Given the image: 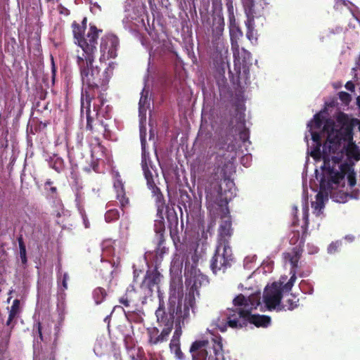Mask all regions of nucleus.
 Returning a JSON list of instances; mask_svg holds the SVG:
<instances>
[{
  "label": "nucleus",
  "mask_w": 360,
  "mask_h": 360,
  "mask_svg": "<svg viewBox=\"0 0 360 360\" xmlns=\"http://www.w3.org/2000/svg\"><path fill=\"white\" fill-rule=\"evenodd\" d=\"M91 51L88 53L77 55L76 63L79 69V72L84 85L81 97V112L83 113L86 108V129L93 131L94 116L91 115V103L94 101V112L98 117L101 112V106L103 105L106 100L104 92L108 89V84L112 74V70L107 68L102 74L98 66H94L95 53Z\"/></svg>",
  "instance_id": "obj_1"
},
{
  "label": "nucleus",
  "mask_w": 360,
  "mask_h": 360,
  "mask_svg": "<svg viewBox=\"0 0 360 360\" xmlns=\"http://www.w3.org/2000/svg\"><path fill=\"white\" fill-rule=\"evenodd\" d=\"M182 280L181 277H178L172 279L170 284L167 307H165L163 297L160 295H158L159 306L155 311V316L160 326H164L165 328H169L172 330L175 319L176 323H184L189 316L190 309H191L190 306L184 302V308L182 309Z\"/></svg>",
  "instance_id": "obj_2"
},
{
  "label": "nucleus",
  "mask_w": 360,
  "mask_h": 360,
  "mask_svg": "<svg viewBox=\"0 0 360 360\" xmlns=\"http://www.w3.org/2000/svg\"><path fill=\"white\" fill-rule=\"evenodd\" d=\"M205 190L207 201L212 205H215L218 207L217 210L221 219L218 229L217 245L231 248L230 240L233 234V229L228 204L231 199V194L228 196L226 191L223 192L218 181L211 182Z\"/></svg>",
  "instance_id": "obj_3"
},
{
  "label": "nucleus",
  "mask_w": 360,
  "mask_h": 360,
  "mask_svg": "<svg viewBox=\"0 0 360 360\" xmlns=\"http://www.w3.org/2000/svg\"><path fill=\"white\" fill-rule=\"evenodd\" d=\"M344 153L330 157L328 154L323 156V165L321 167L323 174L320 180L321 189L331 190L333 186L345 184L347 175L348 184L350 187L356 185V173L353 166L347 162L342 163Z\"/></svg>",
  "instance_id": "obj_4"
},
{
  "label": "nucleus",
  "mask_w": 360,
  "mask_h": 360,
  "mask_svg": "<svg viewBox=\"0 0 360 360\" xmlns=\"http://www.w3.org/2000/svg\"><path fill=\"white\" fill-rule=\"evenodd\" d=\"M198 257L196 253L192 255L191 261L185 262L184 276L185 283L188 288V292L186 295L184 302L193 309L195 304V296H199V288L209 283L207 276L202 274L197 268Z\"/></svg>",
  "instance_id": "obj_5"
},
{
  "label": "nucleus",
  "mask_w": 360,
  "mask_h": 360,
  "mask_svg": "<svg viewBox=\"0 0 360 360\" xmlns=\"http://www.w3.org/2000/svg\"><path fill=\"white\" fill-rule=\"evenodd\" d=\"M226 316V325L219 326V330L221 332L226 330V326L233 329H240L246 327L250 323L257 328H266L271 323V318L269 316L252 314L250 309L228 310Z\"/></svg>",
  "instance_id": "obj_6"
},
{
  "label": "nucleus",
  "mask_w": 360,
  "mask_h": 360,
  "mask_svg": "<svg viewBox=\"0 0 360 360\" xmlns=\"http://www.w3.org/2000/svg\"><path fill=\"white\" fill-rule=\"evenodd\" d=\"M212 340V347L207 340H195L192 343L190 352L194 360H219V356H223L221 338L215 337Z\"/></svg>",
  "instance_id": "obj_7"
},
{
  "label": "nucleus",
  "mask_w": 360,
  "mask_h": 360,
  "mask_svg": "<svg viewBox=\"0 0 360 360\" xmlns=\"http://www.w3.org/2000/svg\"><path fill=\"white\" fill-rule=\"evenodd\" d=\"M74 39L77 45L83 51L82 54L91 51H97V44L99 33L102 30H98L95 25H91L87 34L84 35L85 26L80 25L76 21L72 24Z\"/></svg>",
  "instance_id": "obj_8"
},
{
  "label": "nucleus",
  "mask_w": 360,
  "mask_h": 360,
  "mask_svg": "<svg viewBox=\"0 0 360 360\" xmlns=\"http://www.w3.org/2000/svg\"><path fill=\"white\" fill-rule=\"evenodd\" d=\"M245 13L247 17L245 26L247 27L246 36L250 40L256 39L255 33V18H259L264 15V0H242Z\"/></svg>",
  "instance_id": "obj_9"
},
{
  "label": "nucleus",
  "mask_w": 360,
  "mask_h": 360,
  "mask_svg": "<svg viewBox=\"0 0 360 360\" xmlns=\"http://www.w3.org/2000/svg\"><path fill=\"white\" fill-rule=\"evenodd\" d=\"M233 259L231 248L217 245L214 255L210 262V268L214 274L219 271L224 272L231 266Z\"/></svg>",
  "instance_id": "obj_10"
},
{
  "label": "nucleus",
  "mask_w": 360,
  "mask_h": 360,
  "mask_svg": "<svg viewBox=\"0 0 360 360\" xmlns=\"http://www.w3.org/2000/svg\"><path fill=\"white\" fill-rule=\"evenodd\" d=\"M120 41L117 36L107 34L101 37L100 44V62H105L110 58H115L117 56V49Z\"/></svg>",
  "instance_id": "obj_11"
},
{
  "label": "nucleus",
  "mask_w": 360,
  "mask_h": 360,
  "mask_svg": "<svg viewBox=\"0 0 360 360\" xmlns=\"http://www.w3.org/2000/svg\"><path fill=\"white\" fill-rule=\"evenodd\" d=\"M304 219L305 223L304 225L302 226V234L300 243H299V245L293 248L290 252L283 253V258L285 260L288 261L291 265L290 269H295V271H297V268L298 267V263L302 257L303 251L302 248L304 245L307 235V229L309 224L307 212H306L304 214Z\"/></svg>",
  "instance_id": "obj_12"
},
{
  "label": "nucleus",
  "mask_w": 360,
  "mask_h": 360,
  "mask_svg": "<svg viewBox=\"0 0 360 360\" xmlns=\"http://www.w3.org/2000/svg\"><path fill=\"white\" fill-rule=\"evenodd\" d=\"M282 297V289L276 283H273L269 288H266L263 294V301L269 311L276 309V307L278 311Z\"/></svg>",
  "instance_id": "obj_13"
},
{
  "label": "nucleus",
  "mask_w": 360,
  "mask_h": 360,
  "mask_svg": "<svg viewBox=\"0 0 360 360\" xmlns=\"http://www.w3.org/2000/svg\"><path fill=\"white\" fill-rule=\"evenodd\" d=\"M224 20L221 16L214 18L212 23L213 45L215 49L222 56L228 53V46H226L221 37L224 30Z\"/></svg>",
  "instance_id": "obj_14"
},
{
  "label": "nucleus",
  "mask_w": 360,
  "mask_h": 360,
  "mask_svg": "<svg viewBox=\"0 0 360 360\" xmlns=\"http://www.w3.org/2000/svg\"><path fill=\"white\" fill-rule=\"evenodd\" d=\"M113 186L116 192V199L119 201L120 207L124 214L125 209L129 206V198L127 196L124 183L118 172L115 174Z\"/></svg>",
  "instance_id": "obj_15"
},
{
  "label": "nucleus",
  "mask_w": 360,
  "mask_h": 360,
  "mask_svg": "<svg viewBox=\"0 0 360 360\" xmlns=\"http://www.w3.org/2000/svg\"><path fill=\"white\" fill-rule=\"evenodd\" d=\"M172 330L169 329V328L165 327L161 333H159V329L158 328H148V343L150 345H156L167 341Z\"/></svg>",
  "instance_id": "obj_16"
},
{
  "label": "nucleus",
  "mask_w": 360,
  "mask_h": 360,
  "mask_svg": "<svg viewBox=\"0 0 360 360\" xmlns=\"http://www.w3.org/2000/svg\"><path fill=\"white\" fill-rule=\"evenodd\" d=\"M160 274L156 270L147 271L144 280L142 282V287H146L153 290V287L158 285L160 281Z\"/></svg>",
  "instance_id": "obj_17"
},
{
  "label": "nucleus",
  "mask_w": 360,
  "mask_h": 360,
  "mask_svg": "<svg viewBox=\"0 0 360 360\" xmlns=\"http://www.w3.org/2000/svg\"><path fill=\"white\" fill-rule=\"evenodd\" d=\"M232 49L233 51V58H234V68L236 73L240 75L241 72V68L245 69L247 68V62L245 60V57L244 56L243 60H241L240 57V52L238 49V45L237 42L235 43L232 41Z\"/></svg>",
  "instance_id": "obj_18"
},
{
  "label": "nucleus",
  "mask_w": 360,
  "mask_h": 360,
  "mask_svg": "<svg viewBox=\"0 0 360 360\" xmlns=\"http://www.w3.org/2000/svg\"><path fill=\"white\" fill-rule=\"evenodd\" d=\"M103 106V105L101 106V112L98 117L95 116L94 110L91 111V115L94 116V120L92 122L94 129L93 131H91L94 132V131H96L94 126H96L98 124V125H101L103 128V137L106 139L111 140L112 138V134L111 130L108 128V125L104 123L103 120H99V117L102 114Z\"/></svg>",
  "instance_id": "obj_19"
},
{
  "label": "nucleus",
  "mask_w": 360,
  "mask_h": 360,
  "mask_svg": "<svg viewBox=\"0 0 360 360\" xmlns=\"http://www.w3.org/2000/svg\"><path fill=\"white\" fill-rule=\"evenodd\" d=\"M155 197V205L157 207V213H163L165 210L167 208L165 204V200L163 194L162 193L160 189L155 186L153 188H150Z\"/></svg>",
  "instance_id": "obj_20"
},
{
  "label": "nucleus",
  "mask_w": 360,
  "mask_h": 360,
  "mask_svg": "<svg viewBox=\"0 0 360 360\" xmlns=\"http://www.w3.org/2000/svg\"><path fill=\"white\" fill-rule=\"evenodd\" d=\"M141 167L143 171L144 176L147 181L148 187L150 189L157 186L153 179V175L148 168L147 160L145 155L142 157Z\"/></svg>",
  "instance_id": "obj_21"
},
{
  "label": "nucleus",
  "mask_w": 360,
  "mask_h": 360,
  "mask_svg": "<svg viewBox=\"0 0 360 360\" xmlns=\"http://www.w3.org/2000/svg\"><path fill=\"white\" fill-rule=\"evenodd\" d=\"M154 231L155 232V238H159L160 235L165 236V218L163 213H157L156 219H155Z\"/></svg>",
  "instance_id": "obj_22"
},
{
  "label": "nucleus",
  "mask_w": 360,
  "mask_h": 360,
  "mask_svg": "<svg viewBox=\"0 0 360 360\" xmlns=\"http://www.w3.org/2000/svg\"><path fill=\"white\" fill-rule=\"evenodd\" d=\"M311 139L312 140L316 143V148L311 152V156L314 159H317L321 157V137L320 133L317 131H314L313 129L310 130Z\"/></svg>",
  "instance_id": "obj_23"
},
{
  "label": "nucleus",
  "mask_w": 360,
  "mask_h": 360,
  "mask_svg": "<svg viewBox=\"0 0 360 360\" xmlns=\"http://www.w3.org/2000/svg\"><path fill=\"white\" fill-rule=\"evenodd\" d=\"M354 6V4L348 0H334L333 8L339 12H342L344 8H347L354 15L352 8Z\"/></svg>",
  "instance_id": "obj_24"
},
{
  "label": "nucleus",
  "mask_w": 360,
  "mask_h": 360,
  "mask_svg": "<svg viewBox=\"0 0 360 360\" xmlns=\"http://www.w3.org/2000/svg\"><path fill=\"white\" fill-rule=\"evenodd\" d=\"M325 112V110L320 111L319 112L314 115V119L308 124V127L310 130L312 129H320L323 124V117L322 114Z\"/></svg>",
  "instance_id": "obj_25"
},
{
  "label": "nucleus",
  "mask_w": 360,
  "mask_h": 360,
  "mask_svg": "<svg viewBox=\"0 0 360 360\" xmlns=\"http://www.w3.org/2000/svg\"><path fill=\"white\" fill-rule=\"evenodd\" d=\"M248 300V309H239L238 310H248L250 309V312L252 309H256L260 304V294L254 293L247 297Z\"/></svg>",
  "instance_id": "obj_26"
},
{
  "label": "nucleus",
  "mask_w": 360,
  "mask_h": 360,
  "mask_svg": "<svg viewBox=\"0 0 360 360\" xmlns=\"http://www.w3.org/2000/svg\"><path fill=\"white\" fill-rule=\"evenodd\" d=\"M157 240V248L155 250L156 257L162 259L163 255L168 251V248H167L164 244L165 242V236L160 235L159 238L156 239Z\"/></svg>",
  "instance_id": "obj_27"
},
{
  "label": "nucleus",
  "mask_w": 360,
  "mask_h": 360,
  "mask_svg": "<svg viewBox=\"0 0 360 360\" xmlns=\"http://www.w3.org/2000/svg\"><path fill=\"white\" fill-rule=\"evenodd\" d=\"M92 295L95 303L99 304L105 299L107 292L103 288L97 287L94 290Z\"/></svg>",
  "instance_id": "obj_28"
},
{
  "label": "nucleus",
  "mask_w": 360,
  "mask_h": 360,
  "mask_svg": "<svg viewBox=\"0 0 360 360\" xmlns=\"http://www.w3.org/2000/svg\"><path fill=\"white\" fill-rule=\"evenodd\" d=\"M245 115L240 113L239 115V122L243 126V129L239 132V138L243 142L245 143L249 141L250 132L248 128L245 127Z\"/></svg>",
  "instance_id": "obj_29"
},
{
  "label": "nucleus",
  "mask_w": 360,
  "mask_h": 360,
  "mask_svg": "<svg viewBox=\"0 0 360 360\" xmlns=\"http://www.w3.org/2000/svg\"><path fill=\"white\" fill-rule=\"evenodd\" d=\"M49 165L52 169L58 173L63 171L65 168L64 160L61 158L56 155L51 159Z\"/></svg>",
  "instance_id": "obj_30"
},
{
  "label": "nucleus",
  "mask_w": 360,
  "mask_h": 360,
  "mask_svg": "<svg viewBox=\"0 0 360 360\" xmlns=\"http://www.w3.org/2000/svg\"><path fill=\"white\" fill-rule=\"evenodd\" d=\"M291 297L288 298L286 300V303L285 304H281V307H279L278 311L281 310H293L297 307V303L299 302V299H297L296 297L290 295Z\"/></svg>",
  "instance_id": "obj_31"
},
{
  "label": "nucleus",
  "mask_w": 360,
  "mask_h": 360,
  "mask_svg": "<svg viewBox=\"0 0 360 360\" xmlns=\"http://www.w3.org/2000/svg\"><path fill=\"white\" fill-rule=\"evenodd\" d=\"M233 304L236 308L235 309H248V300L247 297L243 294H239L237 295L233 300Z\"/></svg>",
  "instance_id": "obj_32"
},
{
  "label": "nucleus",
  "mask_w": 360,
  "mask_h": 360,
  "mask_svg": "<svg viewBox=\"0 0 360 360\" xmlns=\"http://www.w3.org/2000/svg\"><path fill=\"white\" fill-rule=\"evenodd\" d=\"M120 217L117 209L113 208L108 210L105 214V220L108 223L114 222L119 219Z\"/></svg>",
  "instance_id": "obj_33"
},
{
  "label": "nucleus",
  "mask_w": 360,
  "mask_h": 360,
  "mask_svg": "<svg viewBox=\"0 0 360 360\" xmlns=\"http://www.w3.org/2000/svg\"><path fill=\"white\" fill-rule=\"evenodd\" d=\"M18 242L19 245L20 249V257L21 259V262L22 264H26L27 262V256H26V247L25 243L23 241V238L22 236L18 238Z\"/></svg>",
  "instance_id": "obj_34"
},
{
  "label": "nucleus",
  "mask_w": 360,
  "mask_h": 360,
  "mask_svg": "<svg viewBox=\"0 0 360 360\" xmlns=\"http://www.w3.org/2000/svg\"><path fill=\"white\" fill-rule=\"evenodd\" d=\"M296 274H297V271H295V269H290V274L291 275L290 276V280L283 286V288H281L282 289V292L283 290L285 291H290L295 282V280H296Z\"/></svg>",
  "instance_id": "obj_35"
},
{
  "label": "nucleus",
  "mask_w": 360,
  "mask_h": 360,
  "mask_svg": "<svg viewBox=\"0 0 360 360\" xmlns=\"http://www.w3.org/2000/svg\"><path fill=\"white\" fill-rule=\"evenodd\" d=\"M333 198L335 201L340 203H345L349 199V193L338 191L333 194Z\"/></svg>",
  "instance_id": "obj_36"
},
{
  "label": "nucleus",
  "mask_w": 360,
  "mask_h": 360,
  "mask_svg": "<svg viewBox=\"0 0 360 360\" xmlns=\"http://www.w3.org/2000/svg\"><path fill=\"white\" fill-rule=\"evenodd\" d=\"M169 348L172 352L175 354L176 357L179 359H183L184 355L181 350L180 342H171L169 344Z\"/></svg>",
  "instance_id": "obj_37"
},
{
  "label": "nucleus",
  "mask_w": 360,
  "mask_h": 360,
  "mask_svg": "<svg viewBox=\"0 0 360 360\" xmlns=\"http://www.w3.org/2000/svg\"><path fill=\"white\" fill-rule=\"evenodd\" d=\"M20 300L18 299H15L13 300V304L11 307V309L9 310V316H13L14 318H17L20 312Z\"/></svg>",
  "instance_id": "obj_38"
},
{
  "label": "nucleus",
  "mask_w": 360,
  "mask_h": 360,
  "mask_svg": "<svg viewBox=\"0 0 360 360\" xmlns=\"http://www.w3.org/2000/svg\"><path fill=\"white\" fill-rule=\"evenodd\" d=\"M179 201L185 208L187 206L191 207L192 205L191 198L186 191H181Z\"/></svg>",
  "instance_id": "obj_39"
},
{
  "label": "nucleus",
  "mask_w": 360,
  "mask_h": 360,
  "mask_svg": "<svg viewBox=\"0 0 360 360\" xmlns=\"http://www.w3.org/2000/svg\"><path fill=\"white\" fill-rule=\"evenodd\" d=\"M182 335L181 322L176 323L175 330L174 332L171 342H180V338Z\"/></svg>",
  "instance_id": "obj_40"
},
{
  "label": "nucleus",
  "mask_w": 360,
  "mask_h": 360,
  "mask_svg": "<svg viewBox=\"0 0 360 360\" xmlns=\"http://www.w3.org/2000/svg\"><path fill=\"white\" fill-rule=\"evenodd\" d=\"M338 97L345 105H349L352 101V96L345 91H340L338 93Z\"/></svg>",
  "instance_id": "obj_41"
},
{
  "label": "nucleus",
  "mask_w": 360,
  "mask_h": 360,
  "mask_svg": "<svg viewBox=\"0 0 360 360\" xmlns=\"http://www.w3.org/2000/svg\"><path fill=\"white\" fill-rule=\"evenodd\" d=\"M132 301L128 291L119 299V302L120 304H123L126 307H129L130 306V302Z\"/></svg>",
  "instance_id": "obj_42"
},
{
  "label": "nucleus",
  "mask_w": 360,
  "mask_h": 360,
  "mask_svg": "<svg viewBox=\"0 0 360 360\" xmlns=\"http://www.w3.org/2000/svg\"><path fill=\"white\" fill-rule=\"evenodd\" d=\"M312 207H314L315 211H317L316 215H319L321 213V210L324 207V203H320V202H312Z\"/></svg>",
  "instance_id": "obj_43"
},
{
  "label": "nucleus",
  "mask_w": 360,
  "mask_h": 360,
  "mask_svg": "<svg viewBox=\"0 0 360 360\" xmlns=\"http://www.w3.org/2000/svg\"><path fill=\"white\" fill-rule=\"evenodd\" d=\"M69 279V276L67 273H65L63 275V279H62V283H61V285H62V290L64 291L65 290L68 289V281Z\"/></svg>",
  "instance_id": "obj_44"
},
{
  "label": "nucleus",
  "mask_w": 360,
  "mask_h": 360,
  "mask_svg": "<svg viewBox=\"0 0 360 360\" xmlns=\"http://www.w3.org/2000/svg\"><path fill=\"white\" fill-rule=\"evenodd\" d=\"M321 189V191H319L316 195V202H320V203H324L323 201H324V195L322 192V191H328L327 189Z\"/></svg>",
  "instance_id": "obj_45"
},
{
  "label": "nucleus",
  "mask_w": 360,
  "mask_h": 360,
  "mask_svg": "<svg viewBox=\"0 0 360 360\" xmlns=\"http://www.w3.org/2000/svg\"><path fill=\"white\" fill-rule=\"evenodd\" d=\"M301 238H302V236L300 237L299 231L294 232L293 233V236L290 238V242L292 244H295L299 240L300 241Z\"/></svg>",
  "instance_id": "obj_46"
},
{
  "label": "nucleus",
  "mask_w": 360,
  "mask_h": 360,
  "mask_svg": "<svg viewBox=\"0 0 360 360\" xmlns=\"http://www.w3.org/2000/svg\"><path fill=\"white\" fill-rule=\"evenodd\" d=\"M337 104H338L337 98H332L330 101L326 102L325 103L326 107L324 108L325 112L326 111L327 107L333 108V107H335Z\"/></svg>",
  "instance_id": "obj_47"
},
{
  "label": "nucleus",
  "mask_w": 360,
  "mask_h": 360,
  "mask_svg": "<svg viewBox=\"0 0 360 360\" xmlns=\"http://www.w3.org/2000/svg\"><path fill=\"white\" fill-rule=\"evenodd\" d=\"M338 247H339L338 242L333 243L328 247V252L330 253H334L335 252H336L338 250Z\"/></svg>",
  "instance_id": "obj_48"
},
{
  "label": "nucleus",
  "mask_w": 360,
  "mask_h": 360,
  "mask_svg": "<svg viewBox=\"0 0 360 360\" xmlns=\"http://www.w3.org/2000/svg\"><path fill=\"white\" fill-rule=\"evenodd\" d=\"M349 199H359L360 196V191L359 189H354L349 193Z\"/></svg>",
  "instance_id": "obj_49"
},
{
  "label": "nucleus",
  "mask_w": 360,
  "mask_h": 360,
  "mask_svg": "<svg viewBox=\"0 0 360 360\" xmlns=\"http://www.w3.org/2000/svg\"><path fill=\"white\" fill-rule=\"evenodd\" d=\"M345 88L351 91V92H354V90H355V85L352 82V81H349L347 82L345 85Z\"/></svg>",
  "instance_id": "obj_50"
},
{
  "label": "nucleus",
  "mask_w": 360,
  "mask_h": 360,
  "mask_svg": "<svg viewBox=\"0 0 360 360\" xmlns=\"http://www.w3.org/2000/svg\"><path fill=\"white\" fill-rule=\"evenodd\" d=\"M37 333L39 334V337L41 341L44 340L43 339V334H42V327L40 322L37 323Z\"/></svg>",
  "instance_id": "obj_51"
},
{
  "label": "nucleus",
  "mask_w": 360,
  "mask_h": 360,
  "mask_svg": "<svg viewBox=\"0 0 360 360\" xmlns=\"http://www.w3.org/2000/svg\"><path fill=\"white\" fill-rule=\"evenodd\" d=\"M14 319H15L14 317L8 315V320H7L6 323L7 326H11V330L14 327V324H12V322H13Z\"/></svg>",
  "instance_id": "obj_52"
},
{
  "label": "nucleus",
  "mask_w": 360,
  "mask_h": 360,
  "mask_svg": "<svg viewBox=\"0 0 360 360\" xmlns=\"http://www.w3.org/2000/svg\"><path fill=\"white\" fill-rule=\"evenodd\" d=\"M82 219H83V223H84V225L85 226V228L88 229L90 227V222L87 218V217L85 215V214H83L82 215Z\"/></svg>",
  "instance_id": "obj_53"
},
{
  "label": "nucleus",
  "mask_w": 360,
  "mask_h": 360,
  "mask_svg": "<svg viewBox=\"0 0 360 360\" xmlns=\"http://www.w3.org/2000/svg\"><path fill=\"white\" fill-rule=\"evenodd\" d=\"M170 236H171V238H172L173 240V242H174V244L176 246L177 245V243H179V237L177 236L176 238L174 237L175 236V233H174V231H170Z\"/></svg>",
  "instance_id": "obj_54"
},
{
  "label": "nucleus",
  "mask_w": 360,
  "mask_h": 360,
  "mask_svg": "<svg viewBox=\"0 0 360 360\" xmlns=\"http://www.w3.org/2000/svg\"><path fill=\"white\" fill-rule=\"evenodd\" d=\"M52 70H51V72H52V82L53 83H54L55 82V78H56V67H55V65H54V63L53 61H52Z\"/></svg>",
  "instance_id": "obj_55"
},
{
  "label": "nucleus",
  "mask_w": 360,
  "mask_h": 360,
  "mask_svg": "<svg viewBox=\"0 0 360 360\" xmlns=\"http://www.w3.org/2000/svg\"><path fill=\"white\" fill-rule=\"evenodd\" d=\"M173 263V266H177L178 268H181L182 267V265H183V262H179V261H176V260H174L172 262Z\"/></svg>",
  "instance_id": "obj_56"
},
{
  "label": "nucleus",
  "mask_w": 360,
  "mask_h": 360,
  "mask_svg": "<svg viewBox=\"0 0 360 360\" xmlns=\"http://www.w3.org/2000/svg\"><path fill=\"white\" fill-rule=\"evenodd\" d=\"M86 21H87L86 18H84L83 19V20H82V25H82V26H85V28L86 27Z\"/></svg>",
  "instance_id": "obj_57"
},
{
  "label": "nucleus",
  "mask_w": 360,
  "mask_h": 360,
  "mask_svg": "<svg viewBox=\"0 0 360 360\" xmlns=\"http://www.w3.org/2000/svg\"><path fill=\"white\" fill-rule=\"evenodd\" d=\"M50 191H51L52 193H56V191H57V188H56V187H54V186H53V187H51V188H50Z\"/></svg>",
  "instance_id": "obj_58"
},
{
  "label": "nucleus",
  "mask_w": 360,
  "mask_h": 360,
  "mask_svg": "<svg viewBox=\"0 0 360 360\" xmlns=\"http://www.w3.org/2000/svg\"><path fill=\"white\" fill-rule=\"evenodd\" d=\"M356 105L360 108V96L356 98Z\"/></svg>",
  "instance_id": "obj_59"
},
{
  "label": "nucleus",
  "mask_w": 360,
  "mask_h": 360,
  "mask_svg": "<svg viewBox=\"0 0 360 360\" xmlns=\"http://www.w3.org/2000/svg\"><path fill=\"white\" fill-rule=\"evenodd\" d=\"M224 181L226 183V185H228V184H233V181H230V179H225Z\"/></svg>",
  "instance_id": "obj_60"
},
{
  "label": "nucleus",
  "mask_w": 360,
  "mask_h": 360,
  "mask_svg": "<svg viewBox=\"0 0 360 360\" xmlns=\"http://www.w3.org/2000/svg\"><path fill=\"white\" fill-rule=\"evenodd\" d=\"M354 159L359 160L360 159V154L357 153L356 155H354Z\"/></svg>",
  "instance_id": "obj_61"
},
{
  "label": "nucleus",
  "mask_w": 360,
  "mask_h": 360,
  "mask_svg": "<svg viewBox=\"0 0 360 360\" xmlns=\"http://www.w3.org/2000/svg\"><path fill=\"white\" fill-rule=\"evenodd\" d=\"M52 184L53 182L51 181V179H48L45 183V186L51 185Z\"/></svg>",
  "instance_id": "obj_62"
},
{
  "label": "nucleus",
  "mask_w": 360,
  "mask_h": 360,
  "mask_svg": "<svg viewBox=\"0 0 360 360\" xmlns=\"http://www.w3.org/2000/svg\"><path fill=\"white\" fill-rule=\"evenodd\" d=\"M248 158H249V157H248V156H246V157H245V156H244V157H243V158H242V160H241L242 163H243V164H244V163H243V162L245 161V159H246V160H248Z\"/></svg>",
  "instance_id": "obj_63"
},
{
  "label": "nucleus",
  "mask_w": 360,
  "mask_h": 360,
  "mask_svg": "<svg viewBox=\"0 0 360 360\" xmlns=\"http://www.w3.org/2000/svg\"><path fill=\"white\" fill-rule=\"evenodd\" d=\"M142 102H143V98L141 97L140 101H139V105L140 106L142 105Z\"/></svg>",
  "instance_id": "obj_64"
}]
</instances>
